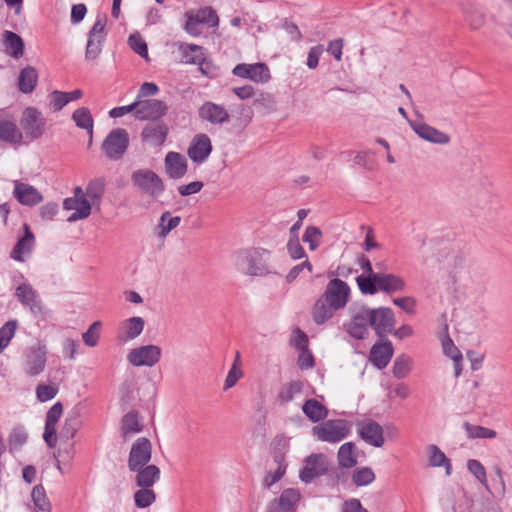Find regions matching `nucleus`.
I'll use <instances>...</instances> for the list:
<instances>
[{
    "label": "nucleus",
    "instance_id": "obj_1",
    "mask_svg": "<svg viewBox=\"0 0 512 512\" xmlns=\"http://www.w3.org/2000/svg\"><path fill=\"white\" fill-rule=\"evenodd\" d=\"M351 288L343 280H329L323 294L316 300L312 308V318L317 325H322L343 309L350 300Z\"/></svg>",
    "mask_w": 512,
    "mask_h": 512
},
{
    "label": "nucleus",
    "instance_id": "obj_2",
    "mask_svg": "<svg viewBox=\"0 0 512 512\" xmlns=\"http://www.w3.org/2000/svg\"><path fill=\"white\" fill-rule=\"evenodd\" d=\"M370 326L378 336L369 352H394L392 342L387 338L395 326V315L391 308H370Z\"/></svg>",
    "mask_w": 512,
    "mask_h": 512
},
{
    "label": "nucleus",
    "instance_id": "obj_3",
    "mask_svg": "<svg viewBox=\"0 0 512 512\" xmlns=\"http://www.w3.org/2000/svg\"><path fill=\"white\" fill-rule=\"evenodd\" d=\"M238 268L251 277H266L277 274L271 265V251L265 248H252L238 252Z\"/></svg>",
    "mask_w": 512,
    "mask_h": 512
},
{
    "label": "nucleus",
    "instance_id": "obj_4",
    "mask_svg": "<svg viewBox=\"0 0 512 512\" xmlns=\"http://www.w3.org/2000/svg\"><path fill=\"white\" fill-rule=\"evenodd\" d=\"M20 126L24 135V143L40 139L46 132L47 121L36 107H27L22 112Z\"/></svg>",
    "mask_w": 512,
    "mask_h": 512
},
{
    "label": "nucleus",
    "instance_id": "obj_5",
    "mask_svg": "<svg viewBox=\"0 0 512 512\" xmlns=\"http://www.w3.org/2000/svg\"><path fill=\"white\" fill-rule=\"evenodd\" d=\"M350 433V425L342 419L328 420L312 428V434L319 441L337 443Z\"/></svg>",
    "mask_w": 512,
    "mask_h": 512
},
{
    "label": "nucleus",
    "instance_id": "obj_6",
    "mask_svg": "<svg viewBox=\"0 0 512 512\" xmlns=\"http://www.w3.org/2000/svg\"><path fill=\"white\" fill-rule=\"evenodd\" d=\"M131 181L141 192L152 198H157L165 190L162 179L150 169H138L131 175Z\"/></svg>",
    "mask_w": 512,
    "mask_h": 512
},
{
    "label": "nucleus",
    "instance_id": "obj_7",
    "mask_svg": "<svg viewBox=\"0 0 512 512\" xmlns=\"http://www.w3.org/2000/svg\"><path fill=\"white\" fill-rule=\"evenodd\" d=\"M129 146V134L123 128H116L110 131L102 144V149L111 160L120 159Z\"/></svg>",
    "mask_w": 512,
    "mask_h": 512
},
{
    "label": "nucleus",
    "instance_id": "obj_8",
    "mask_svg": "<svg viewBox=\"0 0 512 512\" xmlns=\"http://www.w3.org/2000/svg\"><path fill=\"white\" fill-rule=\"evenodd\" d=\"M347 333L355 339H364L370 326V308L366 305L351 308V320L346 325Z\"/></svg>",
    "mask_w": 512,
    "mask_h": 512
},
{
    "label": "nucleus",
    "instance_id": "obj_9",
    "mask_svg": "<svg viewBox=\"0 0 512 512\" xmlns=\"http://www.w3.org/2000/svg\"><path fill=\"white\" fill-rule=\"evenodd\" d=\"M232 74L242 79H249L255 83H267L271 79V73L266 63L257 62L252 64L239 63Z\"/></svg>",
    "mask_w": 512,
    "mask_h": 512
},
{
    "label": "nucleus",
    "instance_id": "obj_10",
    "mask_svg": "<svg viewBox=\"0 0 512 512\" xmlns=\"http://www.w3.org/2000/svg\"><path fill=\"white\" fill-rule=\"evenodd\" d=\"M329 469L327 456L323 453L312 454L305 459L304 467L299 473L301 481L309 483L324 475Z\"/></svg>",
    "mask_w": 512,
    "mask_h": 512
},
{
    "label": "nucleus",
    "instance_id": "obj_11",
    "mask_svg": "<svg viewBox=\"0 0 512 512\" xmlns=\"http://www.w3.org/2000/svg\"><path fill=\"white\" fill-rule=\"evenodd\" d=\"M15 296L22 306L29 309L34 316L44 314V307L39 294L29 283L20 284L16 288Z\"/></svg>",
    "mask_w": 512,
    "mask_h": 512
},
{
    "label": "nucleus",
    "instance_id": "obj_12",
    "mask_svg": "<svg viewBox=\"0 0 512 512\" xmlns=\"http://www.w3.org/2000/svg\"><path fill=\"white\" fill-rule=\"evenodd\" d=\"M152 446L147 438H139L132 446L128 466L131 471L144 467L151 459Z\"/></svg>",
    "mask_w": 512,
    "mask_h": 512
},
{
    "label": "nucleus",
    "instance_id": "obj_13",
    "mask_svg": "<svg viewBox=\"0 0 512 512\" xmlns=\"http://www.w3.org/2000/svg\"><path fill=\"white\" fill-rule=\"evenodd\" d=\"M167 112L168 106L161 100H138L137 118L140 120L161 121Z\"/></svg>",
    "mask_w": 512,
    "mask_h": 512
},
{
    "label": "nucleus",
    "instance_id": "obj_14",
    "mask_svg": "<svg viewBox=\"0 0 512 512\" xmlns=\"http://www.w3.org/2000/svg\"><path fill=\"white\" fill-rule=\"evenodd\" d=\"M198 116L202 121L212 125H223L230 119L229 112L221 105L212 101H205L198 109Z\"/></svg>",
    "mask_w": 512,
    "mask_h": 512
},
{
    "label": "nucleus",
    "instance_id": "obj_15",
    "mask_svg": "<svg viewBox=\"0 0 512 512\" xmlns=\"http://www.w3.org/2000/svg\"><path fill=\"white\" fill-rule=\"evenodd\" d=\"M212 150L209 136L205 133H199L192 138L187 154L193 162L201 164L210 156Z\"/></svg>",
    "mask_w": 512,
    "mask_h": 512
},
{
    "label": "nucleus",
    "instance_id": "obj_16",
    "mask_svg": "<svg viewBox=\"0 0 512 512\" xmlns=\"http://www.w3.org/2000/svg\"><path fill=\"white\" fill-rule=\"evenodd\" d=\"M169 133L168 125L163 121H153L145 125L141 132L142 141L159 147L164 144Z\"/></svg>",
    "mask_w": 512,
    "mask_h": 512
},
{
    "label": "nucleus",
    "instance_id": "obj_17",
    "mask_svg": "<svg viewBox=\"0 0 512 512\" xmlns=\"http://www.w3.org/2000/svg\"><path fill=\"white\" fill-rule=\"evenodd\" d=\"M360 437L368 444L380 448L384 445L383 428L375 421H363L357 424Z\"/></svg>",
    "mask_w": 512,
    "mask_h": 512
},
{
    "label": "nucleus",
    "instance_id": "obj_18",
    "mask_svg": "<svg viewBox=\"0 0 512 512\" xmlns=\"http://www.w3.org/2000/svg\"><path fill=\"white\" fill-rule=\"evenodd\" d=\"M13 196L24 206L33 207L42 202V194L32 185L20 181L14 182Z\"/></svg>",
    "mask_w": 512,
    "mask_h": 512
},
{
    "label": "nucleus",
    "instance_id": "obj_19",
    "mask_svg": "<svg viewBox=\"0 0 512 512\" xmlns=\"http://www.w3.org/2000/svg\"><path fill=\"white\" fill-rule=\"evenodd\" d=\"M63 406L60 402L55 403L47 412L43 438L49 447L53 448L57 442L56 425L62 416Z\"/></svg>",
    "mask_w": 512,
    "mask_h": 512
},
{
    "label": "nucleus",
    "instance_id": "obj_20",
    "mask_svg": "<svg viewBox=\"0 0 512 512\" xmlns=\"http://www.w3.org/2000/svg\"><path fill=\"white\" fill-rule=\"evenodd\" d=\"M413 131L422 139L434 144H447L450 141L448 134L423 122L409 121Z\"/></svg>",
    "mask_w": 512,
    "mask_h": 512
},
{
    "label": "nucleus",
    "instance_id": "obj_21",
    "mask_svg": "<svg viewBox=\"0 0 512 512\" xmlns=\"http://www.w3.org/2000/svg\"><path fill=\"white\" fill-rule=\"evenodd\" d=\"M164 163L165 171L171 179H180L187 172V160L178 152H168Z\"/></svg>",
    "mask_w": 512,
    "mask_h": 512
},
{
    "label": "nucleus",
    "instance_id": "obj_22",
    "mask_svg": "<svg viewBox=\"0 0 512 512\" xmlns=\"http://www.w3.org/2000/svg\"><path fill=\"white\" fill-rule=\"evenodd\" d=\"M451 360L454 366V374L458 377L462 371L470 370L474 371L481 367L484 360L483 354H452Z\"/></svg>",
    "mask_w": 512,
    "mask_h": 512
},
{
    "label": "nucleus",
    "instance_id": "obj_23",
    "mask_svg": "<svg viewBox=\"0 0 512 512\" xmlns=\"http://www.w3.org/2000/svg\"><path fill=\"white\" fill-rule=\"evenodd\" d=\"M65 210H74L68 217V222L86 219L91 214V203L88 199L66 198L63 201Z\"/></svg>",
    "mask_w": 512,
    "mask_h": 512
},
{
    "label": "nucleus",
    "instance_id": "obj_24",
    "mask_svg": "<svg viewBox=\"0 0 512 512\" xmlns=\"http://www.w3.org/2000/svg\"><path fill=\"white\" fill-rule=\"evenodd\" d=\"M462 12L466 22L473 30L480 29L486 21L485 12L472 2L462 4Z\"/></svg>",
    "mask_w": 512,
    "mask_h": 512
},
{
    "label": "nucleus",
    "instance_id": "obj_25",
    "mask_svg": "<svg viewBox=\"0 0 512 512\" xmlns=\"http://www.w3.org/2000/svg\"><path fill=\"white\" fill-rule=\"evenodd\" d=\"M0 140L12 145L22 144L24 135L13 121L0 120Z\"/></svg>",
    "mask_w": 512,
    "mask_h": 512
},
{
    "label": "nucleus",
    "instance_id": "obj_26",
    "mask_svg": "<svg viewBox=\"0 0 512 512\" xmlns=\"http://www.w3.org/2000/svg\"><path fill=\"white\" fill-rule=\"evenodd\" d=\"M379 286L380 291L392 294L395 292H402L406 289L405 280L392 273H380L379 272Z\"/></svg>",
    "mask_w": 512,
    "mask_h": 512
},
{
    "label": "nucleus",
    "instance_id": "obj_27",
    "mask_svg": "<svg viewBox=\"0 0 512 512\" xmlns=\"http://www.w3.org/2000/svg\"><path fill=\"white\" fill-rule=\"evenodd\" d=\"M181 62L190 65H198L206 56V49L196 44H181L179 46Z\"/></svg>",
    "mask_w": 512,
    "mask_h": 512
},
{
    "label": "nucleus",
    "instance_id": "obj_28",
    "mask_svg": "<svg viewBox=\"0 0 512 512\" xmlns=\"http://www.w3.org/2000/svg\"><path fill=\"white\" fill-rule=\"evenodd\" d=\"M3 43L7 55L15 59L23 56L24 41L17 33L8 30L5 31L3 34Z\"/></svg>",
    "mask_w": 512,
    "mask_h": 512
},
{
    "label": "nucleus",
    "instance_id": "obj_29",
    "mask_svg": "<svg viewBox=\"0 0 512 512\" xmlns=\"http://www.w3.org/2000/svg\"><path fill=\"white\" fill-rule=\"evenodd\" d=\"M302 412L313 423L320 422L328 416V409L316 399H308L302 405Z\"/></svg>",
    "mask_w": 512,
    "mask_h": 512
},
{
    "label": "nucleus",
    "instance_id": "obj_30",
    "mask_svg": "<svg viewBox=\"0 0 512 512\" xmlns=\"http://www.w3.org/2000/svg\"><path fill=\"white\" fill-rule=\"evenodd\" d=\"M38 83V72L32 66H26L21 69L18 78V88L24 94H30L34 91Z\"/></svg>",
    "mask_w": 512,
    "mask_h": 512
},
{
    "label": "nucleus",
    "instance_id": "obj_31",
    "mask_svg": "<svg viewBox=\"0 0 512 512\" xmlns=\"http://www.w3.org/2000/svg\"><path fill=\"white\" fill-rule=\"evenodd\" d=\"M24 230V235L18 239L11 252V258L17 261L23 260L22 255L30 252L34 243V235L27 224H24Z\"/></svg>",
    "mask_w": 512,
    "mask_h": 512
},
{
    "label": "nucleus",
    "instance_id": "obj_32",
    "mask_svg": "<svg viewBox=\"0 0 512 512\" xmlns=\"http://www.w3.org/2000/svg\"><path fill=\"white\" fill-rule=\"evenodd\" d=\"M428 463L431 467H444L447 476L452 473V465L440 448L434 444L427 447Z\"/></svg>",
    "mask_w": 512,
    "mask_h": 512
},
{
    "label": "nucleus",
    "instance_id": "obj_33",
    "mask_svg": "<svg viewBox=\"0 0 512 512\" xmlns=\"http://www.w3.org/2000/svg\"><path fill=\"white\" fill-rule=\"evenodd\" d=\"M137 471L136 483L142 488L152 487L160 478V469L156 465H147Z\"/></svg>",
    "mask_w": 512,
    "mask_h": 512
},
{
    "label": "nucleus",
    "instance_id": "obj_34",
    "mask_svg": "<svg viewBox=\"0 0 512 512\" xmlns=\"http://www.w3.org/2000/svg\"><path fill=\"white\" fill-rule=\"evenodd\" d=\"M46 362L45 354H25L22 366L27 375L35 376L44 370Z\"/></svg>",
    "mask_w": 512,
    "mask_h": 512
},
{
    "label": "nucleus",
    "instance_id": "obj_35",
    "mask_svg": "<svg viewBox=\"0 0 512 512\" xmlns=\"http://www.w3.org/2000/svg\"><path fill=\"white\" fill-rule=\"evenodd\" d=\"M72 120L78 128L87 130L90 135V141L92 140L94 120L90 110L87 107L77 108L72 113Z\"/></svg>",
    "mask_w": 512,
    "mask_h": 512
},
{
    "label": "nucleus",
    "instance_id": "obj_36",
    "mask_svg": "<svg viewBox=\"0 0 512 512\" xmlns=\"http://www.w3.org/2000/svg\"><path fill=\"white\" fill-rule=\"evenodd\" d=\"M144 325H145V322H144L143 318L138 317V316H134V317H131V318L125 320L122 323L121 329H122L124 335L121 336V339L122 340H130V339L136 338L143 331Z\"/></svg>",
    "mask_w": 512,
    "mask_h": 512
},
{
    "label": "nucleus",
    "instance_id": "obj_37",
    "mask_svg": "<svg viewBox=\"0 0 512 512\" xmlns=\"http://www.w3.org/2000/svg\"><path fill=\"white\" fill-rule=\"evenodd\" d=\"M356 283L363 295H375L380 291L379 273L371 275H359Z\"/></svg>",
    "mask_w": 512,
    "mask_h": 512
},
{
    "label": "nucleus",
    "instance_id": "obj_38",
    "mask_svg": "<svg viewBox=\"0 0 512 512\" xmlns=\"http://www.w3.org/2000/svg\"><path fill=\"white\" fill-rule=\"evenodd\" d=\"M34 512H51V503L41 485H36L31 492Z\"/></svg>",
    "mask_w": 512,
    "mask_h": 512
},
{
    "label": "nucleus",
    "instance_id": "obj_39",
    "mask_svg": "<svg viewBox=\"0 0 512 512\" xmlns=\"http://www.w3.org/2000/svg\"><path fill=\"white\" fill-rule=\"evenodd\" d=\"M338 461L341 467L352 468L357 464L355 445L352 442L344 443L338 450Z\"/></svg>",
    "mask_w": 512,
    "mask_h": 512
},
{
    "label": "nucleus",
    "instance_id": "obj_40",
    "mask_svg": "<svg viewBox=\"0 0 512 512\" xmlns=\"http://www.w3.org/2000/svg\"><path fill=\"white\" fill-rule=\"evenodd\" d=\"M301 498L300 492L294 488L285 489L279 499L274 500L275 507H282L285 510L292 512V508L296 505Z\"/></svg>",
    "mask_w": 512,
    "mask_h": 512
},
{
    "label": "nucleus",
    "instance_id": "obj_41",
    "mask_svg": "<svg viewBox=\"0 0 512 512\" xmlns=\"http://www.w3.org/2000/svg\"><path fill=\"white\" fill-rule=\"evenodd\" d=\"M170 212L165 211L161 214L157 228L159 229L158 237L165 238L173 229L178 227L181 222L180 216L170 217Z\"/></svg>",
    "mask_w": 512,
    "mask_h": 512
},
{
    "label": "nucleus",
    "instance_id": "obj_42",
    "mask_svg": "<svg viewBox=\"0 0 512 512\" xmlns=\"http://www.w3.org/2000/svg\"><path fill=\"white\" fill-rule=\"evenodd\" d=\"M105 191V181L103 178L91 180L86 187V196L91 206L99 204Z\"/></svg>",
    "mask_w": 512,
    "mask_h": 512
},
{
    "label": "nucleus",
    "instance_id": "obj_43",
    "mask_svg": "<svg viewBox=\"0 0 512 512\" xmlns=\"http://www.w3.org/2000/svg\"><path fill=\"white\" fill-rule=\"evenodd\" d=\"M242 365L240 355L236 354L225 379L223 387L225 391L232 388L243 377Z\"/></svg>",
    "mask_w": 512,
    "mask_h": 512
},
{
    "label": "nucleus",
    "instance_id": "obj_44",
    "mask_svg": "<svg viewBox=\"0 0 512 512\" xmlns=\"http://www.w3.org/2000/svg\"><path fill=\"white\" fill-rule=\"evenodd\" d=\"M193 15L196 18V21H198L202 25H207L212 28L217 27L219 25V17L216 11L210 6L200 8Z\"/></svg>",
    "mask_w": 512,
    "mask_h": 512
},
{
    "label": "nucleus",
    "instance_id": "obj_45",
    "mask_svg": "<svg viewBox=\"0 0 512 512\" xmlns=\"http://www.w3.org/2000/svg\"><path fill=\"white\" fill-rule=\"evenodd\" d=\"M463 427L469 438L492 439L495 438L497 435L495 430L480 425L464 423Z\"/></svg>",
    "mask_w": 512,
    "mask_h": 512
},
{
    "label": "nucleus",
    "instance_id": "obj_46",
    "mask_svg": "<svg viewBox=\"0 0 512 512\" xmlns=\"http://www.w3.org/2000/svg\"><path fill=\"white\" fill-rule=\"evenodd\" d=\"M17 327L18 321L16 319H11L0 328V352L9 345L11 339L15 335Z\"/></svg>",
    "mask_w": 512,
    "mask_h": 512
},
{
    "label": "nucleus",
    "instance_id": "obj_47",
    "mask_svg": "<svg viewBox=\"0 0 512 512\" xmlns=\"http://www.w3.org/2000/svg\"><path fill=\"white\" fill-rule=\"evenodd\" d=\"M375 480V474L371 468L362 467L352 474V481L356 486H367Z\"/></svg>",
    "mask_w": 512,
    "mask_h": 512
},
{
    "label": "nucleus",
    "instance_id": "obj_48",
    "mask_svg": "<svg viewBox=\"0 0 512 512\" xmlns=\"http://www.w3.org/2000/svg\"><path fill=\"white\" fill-rule=\"evenodd\" d=\"M160 359V354H128V361L136 367L155 365Z\"/></svg>",
    "mask_w": 512,
    "mask_h": 512
},
{
    "label": "nucleus",
    "instance_id": "obj_49",
    "mask_svg": "<svg viewBox=\"0 0 512 512\" xmlns=\"http://www.w3.org/2000/svg\"><path fill=\"white\" fill-rule=\"evenodd\" d=\"M156 500L155 492L150 488H141L134 494L135 505L138 508H146Z\"/></svg>",
    "mask_w": 512,
    "mask_h": 512
},
{
    "label": "nucleus",
    "instance_id": "obj_50",
    "mask_svg": "<svg viewBox=\"0 0 512 512\" xmlns=\"http://www.w3.org/2000/svg\"><path fill=\"white\" fill-rule=\"evenodd\" d=\"M101 327V321H95L89 326L87 331L82 334V340L86 346L95 347L98 344Z\"/></svg>",
    "mask_w": 512,
    "mask_h": 512
},
{
    "label": "nucleus",
    "instance_id": "obj_51",
    "mask_svg": "<svg viewBox=\"0 0 512 512\" xmlns=\"http://www.w3.org/2000/svg\"><path fill=\"white\" fill-rule=\"evenodd\" d=\"M122 431L125 435L134 434L141 431L138 414L136 412L127 413L122 420Z\"/></svg>",
    "mask_w": 512,
    "mask_h": 512
},
{
    "label": "nucleus",
    "instance_id": "obj_52",
    "mask_svg": "<svg viewBox=\"0 0 512 512\" xmlns=\"http://www.w3.org/2000/svg\"><path fill=\"white\" fill-rule=\"evenodd\" d=\"M104 40L105 39H103V38H95V37L88 36V41H87L86 50H85V59L86 60H88V61L95 60L99 57V55L101 54V51H102Z\"/></svg>",
    "mask_w": 512,
    "mask_h": 512
},
{
    "label": "nucleus",
    "instance_id": "obj_53",
    "mask_svg": "<svg viewBox=\"0 0 512 512\" xmlns=\"http://www.w3.org/2000/svg\"><path fill=\"white\" fill-rule=\"evenodd\" d=\"M130 48L139 56L143 58L148 57V47L145 40L139 33L131 34L128 38Z\"/></svg>",
    "mask_w": 512,
    "mask_h": 512
},
{
    "label": "nucleus",
    "instance_id": "obj_54",
    "mask_svg": "<svg viewBox=\"0 0 512 512\" xmlns=\"http://www.w3.org/2000/svg\"><path fill=\"white\" fill-rule=\"evenodd\" d=\"M80 427V421L77 416L71 415L66 418L61 429V436L66 440L72 439Z\"/></svg>",
    "mask_w": 512,
    "mask_h": 512
},
{
    "label": "nucleus",
    "instance_id": "obj_55",
    "mask_svg": "<svg viewBox=\"0 0 512 512\" xmlns=\"http://www.w3.org/2000/svg\"><path fill=\"white\" fill-rule=\"evenodd\" d=\"M322 236L321 230L316 226H308L303 234V241L309 244L310 250H316L319 246V239Z\"/></svg>",
    "mask_w": 512,
    "mask_h": 512
},
{
    "label": "nucleus",
    "instance_id": "obj_56",
    "mask_svg": "<svg viewBox=\"0 0 512 512\" xmlns=\"http://www.w3.org/2000/svg\"><path fill=\"white\" fill-rule=\"evenodd\" d=\"M410 368V359L404 355H400L394 361L393 373L397 378H403L409 373Z\"/></svg>",
    "mask_w": 512,
    "mask_h": 512
},
{
    "label": "nucleus",
    "instance_id": "obj_57",
    "mask_svg": "<svg viewBox=\"0 0 512 512\" xmlns=\"http://www.w3.org/2000/svg\"><path fill=\"white\" fill-rule=\"evenodd\" d=\"M438 337L442 346V352H460L448 334L447 323L443 325Z\"/></svg>",
    "mask_w": 512,
    "mask_h": 512
},
{
    "label": "nucleus",
    "instance_id": "obj_58",
    "mask_svg": "<svg viewBox=\"0 0 512 512\" xmlns=\"http://www.w3.org/2000/svg\"><path fill=\"white\" fill-rule=\"evenodd\" d=\"M58 393V388L54 385L41 384L36 388L37 399L46 402L53 399Z\"/></svg>",
    "mask_w": 512,
    "mask_h": 512
},
{
    "label": "nucleus",
    "instance_id": "obj_59",
    "mask_svg": "<svg viewBox=\"0 0 512 512\" xmlns=\"http://www.w3.org/2000/svg\"><path fill=\"white\" fill-rule=\"evenodd\" d=\"M467 468L481 484L486 485V470L478 460H469L467 462Z\"/></svg>",
    "mask_w": 512,
    "mask_h": 512
},
{
    "label": "nucleus",
    "instance_id": "obj_60",
    "mask_svg": "<svg viewBox=\"0 0 512 512\" xmlns=\"http://www.w3.org/2000/svg\"><path fill=\"white\" fill-rule=\"evenodd\" d=\"M286 471L283 466L276 467L274 470L268 471L262 481V484L265 488H270L272 485L277 483L282 479V477L285 475Z\"/></svg>",
    "mask_w": 512,
    "mask_h": 512
},
{
    "label": "nucleus",
    "instance_id": "obj_61",
    "mask_svg": "<svg viewBox=\"0 0 512 512\" xmlns=\"http://www.w3.org/2000/svg\"><path fill=\"white\" fill-rule=\"evenodd\" d=\"M287 250L291 258L297 260L305 256V250L300 244L298 236L291 237L287 243Z\"/></svg>",
    "mask_w": 512,
    "mask_h": 512
},
{
    "label": "nucleus",
    "instance_id": "obj_62",
    "mask_svg": "<svg viewBox=\"0 0 512 512\" xmlns=\"http://www.w3.org/2000/svg\"><path fill=\"white\" fill-rule=\"evenodd\" d=\"M198 69L202 75L210 79H213L218 75L217 66L212 62V60L207 58V55L204 57V60L200 61L198 64Z\"/></svg>",
    "mask_w": 512,
    "mask_h": 512
},
{
    "label": "nucleus",
    "instance_id": "obj_63",
    "mask_svg": "<svg viewBox=\"0 0 512 512\" xmlns=\"http://www.w3.org/2000/svg\"><path fill=\"white\" fill-rule=\"evenodd\" d=\"M392 302L408 314L414 313L416 308V300L411 296L393 298Z\"/></svg>",
    "mask_w": 512,
    "mask_h": 512
},
{
    "label": "nucleus",
    "instance_id": "obj_64",
    "mask_svg": "<svg viewBox=\"0 0 512 512\" xmlns=\"http://www.w3.org/2000/svg\"><path fill=\"white\" fill-rule=\"evenodd\" d=\"M50 103L54 111L62 110L69 102L64 91L54 90L50 93Z\"/></svg>",
    "mask_w": 512,
    "mask_h": 512
}]
</instances>
